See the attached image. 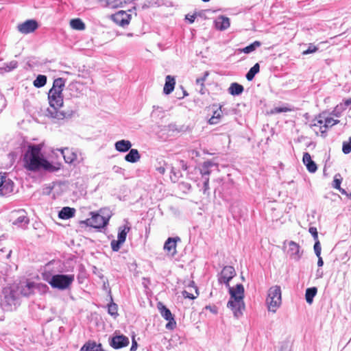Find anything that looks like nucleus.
<instances>
[{
	"label": "nucleus",
	"mask_w": 351,
	"mask_h": 351,
	"mask_svg": "<svg viewBox=\"0 0 351 351\" xmlns=\"http://www.w3.org/2000/svg\"><path fill=\"white\" fill-rule=\"evenodd\" d=\"M43 145L41 144L29 145L23 155V162L24 167L31 171H38L40 169L49 172H56L60 169L59 167L50 163L45 158L41 153Z\"/></svg>",
	"instance_id": "obj_1"
},
{
	"label": "nucleus",
	"mask_w": 351,
	"mask_h": 351,
	"mask_svg": "<svg viewBox=\"0 0 351 351\" xmlns=\"http://www.w3.org/2000/svg\"><path fill=\"white\" fill-rule=\"evenodd\" d=\"M230 295V299L228 302V307L233 312L234 316L239 318L243 314L245 309L244 287L241 284H238L235 287H228Z\"/></svg>",
	"instance_id": "obj_2"
},
{
	"label": "nucleus",
	"mask_w": 351,
	"mask_h": 351,
	"mask_svg": "<svg viewBox=\"0 0 351 351\" xmlns=\"http://www.w3.org/2000/svg\"><path fill=\"white\" fill-rule=\"evenodd\" d=\"M0 304L2 308L6 311H13L20 304L19 293L15 285L3 289Z\"/></svg>",
	"instance_id": "obj_3"
},
{
	"label": "nucleus",
	"mask_w": 351,
	"mask_h": 351,
	"mask_svg": "<svg viewBox=\"0 0 351 351\" xmlns=\"http://www.w3.org/2000/svg\"><path fill=\"white\" fill-rule=\"evenodd\" d=\"M43 279L47 281L53 288L64 290L69 287L74 280L73 275L56 274L50 276L48 274H43Z\"/></svg>",
	"instance_id": "obj_4"
},
{
	"label": "nucleus",
	"mask_w": 351,
	"mask_h": 351,
	"mask_svg": "<svg viewBox=\"0 0 351 351\" xmlns=\"http://www.w3.org/2000/svg\"><path fill=\"white\" fill-rule=\"evenodd\" d=\"M282 303V293L280 286L275 285L268 290L266 304L268 311L275 313Z\"/></svg>",
	"instance_id": "obj_5"
},
{
	"label": "nucleus",
	"mask_w": 351,
	"mask_h": 351,
	"mask_svg": "<svg viewBox=\"0 0 351 351\" xmlns=\"http://www.w3.org/2000/svg\"><path fill=\"white\" fill-rule=\"evenodd\" d=\"M48 100L50 108H48L47 110V116L58 120H62L69 116V114L60 110V108L63 106V97H55L49 98Z\"/></svg>",
	"instance_id": "obj_6"
},
{
	"label": "nucleus",
	"mask_w": 351,
	"mask_h": 351,
	"mask_svg": "<svg viewBox=\"0 0 351 351\" xmlns=\"http://www.w3.org/2000/svg\"><path fill=\"white\" fill-rule=\"evenodd\" d=\"M92 217L84 221H81L80 224L82 227L90 226L94 228H101L106 226L108 223V218H106L99 214L90 213Z\"/></svg>",
	"instance_id": "obj_7"
},
{
	"label": "nucleus",
	"mask_w": 351,
	"mask_h": 351,
	"mask_svg": "<svg viewBox=\"0 0 351 351\" xmlns=\"http://www.w3.org/2000/svg\"><path fill=\"white\" fill-rule=\"evenodd\" d=\"M130 228L128 223L119 228L117 240H112L110 243L112 250L114 252H118L119 250L121 245L125 241L127 234L130 230Z\"/></svg>",
	"instance_id": "obj_8"
},
{
	"label": "nucleus",
	"mask_w": 351,
	"mask_h": 351,
	"mask_svg": "<svg viewBox=\"0 0 351 351\" xmlns=\"http://www.w3.org/2000/svg\"><path fill=\"white\" fill-rule=\"evenodd\" d=\"M338 122L339 121L335 120L331 117H327L324 120H323L321 119L320 117L319 119L317 121V123H315L314 124L311 125V127L313 128L316 133H317L316 128H319V130L321 132L322 136L324 137L327 129L329 127H332V125L337 124Z\"/></svg>",
	"instance_id": "obj_9"
},
{
	"label": "nucleus",
	"mask_w": 351,
	"mask_h": 351,
	"mask_svg": "<svg viewBox=\"0 0 351 351\" xmlns=\"http://www.w3.org/2000/svg\"><path fill=\"white\" fill-rule=\"evenodd\" d=\"M158 309L160 313L161 316L168 321L165 327L168 330H173L176 326V322L169 308L164 306L161 302L158 303Z\"/></svg>",
	"instance_id": "obj_10"
},
{
	"label": "nucleus",
	"mask_w": 351,
	"mask_h": 351,
	"mask_svg": "<svg viewBox=\"0 0 351 351\" xmlns=\"http://www.w3.org/2000/svg\"><path fill=\"white\" fill-rule=\"evenodd\" d=\"M235 274L236 272L233 267L225 266L218 276V281L220 284H225L226 287H229V282Z\"/></svg>",
	"instance_id": "obj_11"
},
{
	"label": "nucleus",
	"mask_w": 351,
	"mask_h": 351,
	"mask_svg": "<svg viewBox=\"0 0 351 351\" xmlns=\"http://www.w3.org/2000/svg\"><path fill=\"white\" fill-rule=\"evenodd\" d=\"M17 287V291L19 295H21L25 297H29L34 294L36 288V283L28 280L21 282L18 285H15Z\"/></svg>",
	"instance_id": "obj_12"
},
{
	"label": "nucleus",
	"mask_w": 351,
	"mask_h": 351,
	"mask_svg": "<svg viewBox=\"0 0 351 351\" xmlns=\"http://www.w3.org/2000/svg\"><path fill=\"white\" fill-rule=\"evenodd\" d=\"M12 217L13 225L23 228H25L29 221L24 210L13 212Z\"/></svg>",
	"instance_id": "obj_13"
},
{
	"label": "nucleus",
	"mask_w": 351,
	"mask_h": 351,
	"mask_svg": "<svg viewBox=\"0 0 351 351\" xmlns=\"http://www.w3.org/2000/svg\"><path fill=\"white\" fill-rule=\"evenodd\" d=\"M64 84H65V80L63 78L59 77V78L56 79L53 81L52 88L49 91L48 99L55 97H63L62 90H63Z\"/></svg>",
	"instance_id": "obj_14"
},
{
	"label": "nucleus",
	"mask_w": 351,
	"mask_h": 351,
	"mask_svg": "<svg viewBox=\"0 0 351 351\" xmlns=\"http://www.w3.org/2000/svg\"><path fill=\"white\" fill-rule=\"evenodd\" d=\"M13 190V182L10 179H7L5 173H0V195H8L12 193Z\"/></svg>",
	"instance_id": "obj_15"
},
{
	"label": "nucleus",
	"mask_w": 351,
	"mask_h": 351,
	"mask_svg": "<svg viewBox=\"0 0 351 351\" xmlns=\"http://www.w3.org/2000/svg\"><path fill=\"white\" fill-rule=\"evenodd\" d=\"M109 345L114 349H119L129 345L128 337L123 335H115L109 338Z\"/></svg>",
	"instance_id": "obj_16"
},
{
	"label": "nucleus",
	"mask_w": 351,
	"mask_h": 351,
	"mask_svg": "<svg viewBox=\"0 0 351 351\" xmlns=\"http://www.w3.org/2000/svg\"><path fill=\"white\" fill-rule=\"evenodd\" d=\"M287 254L289 256L290 258L295 261H298L303 254V251L300 250L299 244L293 241H290L288 242Z\"/></svg>",
	"instance_id": "obj_17"
},
{
	"label": "nucleus",
	"mask_w": 351,
	"mask_h": 351,
	"mask_svg": "<svg viewBox=\"0 0 351 351\" xmlns=\"http://www.w3.org/2000/svg\"><path fill=\"white\" fill-rule=\"evenodd\" d=\"M57 150L60 152L65 162L73 164L77 160V152L73 148L64 147Z\"/></svg>",
	"instance_id": "obj_18"
},
{
	"label": "nucleus",
	"mask_w": 351,
	"mask_h": 351,
	"mask_svg": "<svg viewBox=\"0 0 351 351\" xmlns=\"http://www.w3.org/2000/svg\"><path fill=\"white\" fill-rule=\"evenodd\" d=\"M38 28V23L33 19L27 20L17 25V29L23 34H30Z\"/></svg>",
	"instance_id": "obj_19"
},
{
	"label": "nucleus",
	"mask_w": 351,
	"mask_h": 351,
	"mask_svg": "<svg viewBox=\"0 0 351 351\" xmlns=\"http://www.w3.org/2000/svg\"><path fill=\"white\" fill-rule=\"evenodd\" d=\"M112 19L117 25L125 27L130 23L131 15L127 14L125 11L120 10L112 16Z\"/></svg>",
	"instance_id": "obj_20"
},
{
	"label": "nucleus",
	"mask_w": 351,
	"mask_h": 351,
	"mask_svg": "<svg viewBox=\"0 0 351 351\" xmlns=\"http://www.w3.org/2000/svg\"><path fill=\"white\" fill-rule=\"evenodd\" d=\"M178 241H180L179 237H169L165 243L164 250L172 256L176 254V242Z\"/></svg>",
	"instance_id": "obj_21"
},
{
	"label": "nucleus",
	"mask_w": 351,
	"mask_h": 351,
	"mask_svg": "<svg viewBox=\"0 0 351 351\" xmlns=\"http://www.w3.org/2000/svg\"><path fill=\"white\" fill-rule=\"evenodd\" d=\"M230 25L229 18L225 16H219L215 21V26L217 29L223 31L227 29Z\"/></svg>",
	"instance_id": "obj_22"
},
{
	"label": "nucleus",
	"mask_w": 351,
	"mask_h": 351,
	"mask_svg": "<svg viewBox=\"0 0 351 351\" xmlns=\"http://www.w3.org/2000/svg\"><path fill=\"white\" fill-rule=\"evenodd\" d=\"M302 160L309 172L315 173L317 171V165L315 162L312 160L311 156L308 152L304 153Z\"/></svg>",
	"instance_id": "obj_23"
},
{
	"label": "nucleus",
	"mask_w": 351,
	"mask_h": 351,
	"mask_svg": "<svg viewBox=\"0 0 351 351\" xmlns=\"http://www.w3.org/2000/svg\"><path fill=\"white\" fill-rule=\"evenodd\" d=\"M176 80L171 75H167L165 77V84L163 88V93L165 95H169L174 89Z\"/></svg>",
	"instance_id": "obj_24"
},
{
	"label": "nucleus",
	"mask_w": 351,
	"mask_h": 351,
	"mask_svg": "<svg viewBox=\"0 0 351 351\" xmlns=\"http://www.w3.org/2000/svg\"><path fill=\"white\" fill-rule=\"evenodd\" d=\"M114 147L116 150L119 152H126L130 149L132 143L128 140H121L115 143Z\"/></svg>",
	"instance_id": "obj_25"
},
{
	"label": "nucleus",
	"mask_w": 351,
	"mask_h": 351,
	"mask_svg": "<svg viewBox=\"0 0 351 351\" xmlns=\"http://www.w3.org/2000/svg\"><path fill=\"white\" fill-rule=\"evenodd\" d=\"M213 167H217V164L210 160L205 161L202 164V168L200 169V173L204 178H205L206 177H208V176L210 174V169L212 168Z\"/></svg>",
	"instance_id": "obj_26"
},
{
	"label": "nucleus",
	"mask_w": 351,
	"mask_h": 351,
	"mask_svg": "<svg viewBox=\"0 0 351 351\" xmlns=\"http://www.w3.org/2000/svg\"><path fill=\"white\" fill-rule=\"evenodd\" d=\"M75 209L70 207H64L58 213V217L62 219H68L74 216Z\"/></svg>",
	"instance_id": "obj_27"
},
{
	"label": "nucleus",
	"mask_w": 351,
	"mask_h": 351,
	"mask_svg": "<svg viewBox=\"0 0 351 351\" xmlns=\"http://www.w3.org/2000/svg\"><path fill=\"white\" fill-rule=\"evenodd\" d=\"M18 66V62L16 60H12L9 62L3 63L1 66H0V73L3 74L5 73H8Z\"/></svg>",
	"instance_id": "obj_28"
},
{
	"label": "nucleus",
	"mask_w": 351,
	"mask_h": 351,
	"mask_svg": "<svg viewBox=\"0 0 351 351\" xmlns=\"http://www.w3.org/2000/svg\"><path fill=\"white\" fill-rule=\"evenodd\" d=\"M141 158L138 151L136 149H131L128 154L125 156L127 162L134 163L139 160Z\"/></svg>",
	"instance_id": "obj_29"
},
{
	"label": "nucleus",
	"mask_w": 351,
	"mask_h": 351,
	"mask_svg": "<svg viewBox=\"0 0 351 351\" xmlns=\"http://www.w3.org/2000/svg\"><path fill=\"white\" fill-rule=\"evenodd\" d=\"M243 90L244 88L242 85L234 82L230 84L228 88V92L232 95H239L243 93Z\"/></svg>",
	"instance_id": "obj_30"
},
{
	"label": "nucleus",
	"mask_w": 351,
	"mask_h": 351,
	"mask_svg": "<svg viewBox=\"0 0 351 351\" xmlns=\"http://www.w3.org/2000/svg\"><path fill=\"white\" fill-rule=\"evenodd\" d=\"M70 25L72 29L76 30H84L86 28L84 23L80 19H71Z\"/></svg>",
	"instance_id": "obj_31"
},
{
	"label": "nucleus",
	"mask_w": 351,
	"mask_h": 351,
	"mask_svg": "<svg viewBox=\"0 0 351 351\" xmlns=\"http://www.w3.org/2000/svg\"><path fill=\"white\" fill-rule=\"evenodd\" d=\"M317 289L316 287H311L306 289L305 293V298L307 303L311 304L313 302V298L317 294Z\"/></svg>",
	"instance_id": "obj_32"
},
{
	"label": "nucleus",
	"mask_w": 351,
	"mask_h": 351,
	"mask_svg": "<svg viewBox=\"0 0 351 351\" xmlns=\"http://www.w3.org/2000/svg\"><path fill=\"white\" fill-rule=\"evenodd\" d=\"M101 2H104V5L111 8H122V0H99Z\"/></svg>",
	"instance_id": "obj_33"
},
{
	"label": "nucleus",
	"mask_w": 351,
	"mask_h": 351,
	"mask_svg": "<svg viewBox=\"0 0 351 351\" xmlns=\"http://www.w3.org/2000/svg\"><path fill=\"white\" fill-rule=\"evenodd\" d=\"M260 66L258 63H256L247 73L245 77L248 81H251L254 79L256 74L259 72Z\"/></svg>",
	"instance_id": "obj_34"
},
{
	"label": "nucleus",
	"mask_w": 351,
	"mask_h": 351,
	"mask_svg": "<svg viewBox=\"0 0 351 351\" xmlns=\"http://www.w3.org/2000/svg\"><path fill=\"white\" fill-rule=\"evenodd\" d=\"M261 45V42L254 41L253 43L250 44V45L241 49V51L244 53H250L255 51L256 49L259 47Z\"/></svg>",
	"instance_id": "obj_35"
},
{
	"label": "nucleus",
	"mask_w": 351,
	"mask_h": 351,
	"mask_svg": "<svg viewBox=\"0 0 351 351\" xmlns=\"http://www.w3.org/2000/svg\"><path fill=\"white\" fill-rule=\"evenodd\" d=\"M47 83V77L44 75H38L34 81V86L36 88H41Z\"/></svg>",
	"instance_id": "obj_36"
},
{
	"label": "nucleus",
	"mask_w": 351,
	"mask_h": 351,
	"mask_svg": "<svg viewBox=\"0 0 351 351\" xmlns=\"http://www.w3.org/2000/svg\"><path fill=\"white\" fill-rule=\"evenodd\" d=\"M101 344H97L95 342L87 343L84 344V348H86V351H101Z\"/></svg>",
	"instance_id": "obj_37"
},
{
	"label": "nucleus",
	"mask_w": 351,
	"mask_h": 351,
	"mask_svg": "<svg viewBox=\"0 0 351 351\" xmlns=\"http://www.w3.org/2000/svg\"><path fill=\"white\" fill-rule=\"evenodd\" d=\"M189 289H191V288H193L194 290H195V295H194L193 293H189L188 291L186 290H184L182 292V295L184 298H189V299H195L197 295H198V290L197 289V287H194V286H189L188 287Z\"/></svg>",
	"instance_id": "obj_38"
},
{
	"label": "nucleus",
	"mask_w": 351,
	"mask_h": 351,
	"mask_svg": "<svg viewBox=\"0 0 351 351\" xmlns=\"http://www.w3.org/2000/svg\"><path fill=\"white\" fill-rule=\"evenodd\" d=\"M342 151L346 154L351 152V137L349 138L348 141H344L343 143Z\"/></svg>",
	"instance_id": "obj_39"
},
{
	"label": "nucleus",
	"mask_w": 351,
	"mask_h": 351,
	"mask_svg": "<svg viewBox=\"0 0 351 351\" xmlns=\"http://www.w3.org/2000/svg\"><path fill=\"white\" fill-rule=\"evenodd\" d=\"M117 309H118V307L115 303H110L108 305V313L112 316H116L118 315Z\"/></svg>",
	"instance_id": "obj_40"
},
{
	"label": "nucleus",
	"mask_w": 351,
	"mask_h": 351,
	"mask_svg": "<svg viewBox=\"0 0 351 351\" xmlns=\"http://www.w3.org/2000/svg\"><path fill=\"white\" fill-rule=\"evenodd\" d=\"M318 48L313 44L311 43L308 45V49L302 52V55H308L310 53H315L317 51Z\"/></svg>",
	"instance_id": "obj_41"
},
{
	"label": "nucleus",
	"mask_w": 351,
	"mask_h": 351,
	"mask_svg": "<svg viewBox=\"0 0 351 351\" xmlns=\"http://www.w3.org/2000/svg\"><path fill=\"white\" fill-rule=\"evenodd\" d=\"M35 289H38L39 291H40V292L44 293H46L48 291L49 287L45 284L36 283V288H35Z\"/></svg>",
	"instance_id": "obj_42"
},
{
	"label": "nucleus",
	"mask_w": 351,
	"mask_h": 351,
	"mask_svg": "<svg viewBox=\"0 0 351 351\" xmlns=\"http://www.w3.org/2000/svg\"><path fill=\"white\" fill-rule=\"evenodd\" d=\"M208 76V72L206 71L204 73V75L202 77L197 78L196 84L197 85H199L202 88L204 86V82Z\"/></svg>",
	"instance_id": "obj_43"
},
{
	"label": "nucleus",
	"mask_w": 351,
	"mask_h": 351,
	"mask_svg": "<svg viewBox=\"0 0 351 351\" xmlns=\"http://www.w3.org/2000/svg\"><path fill=\"white\" fill-rule=\"evenodd\" d=\"M321 244L319 241H315V245H314V252L317 256H321Z\"/></svg>",
	"instance_id": "obj_44"
},
{
	"label": "nucleus",
	"mask_w": 351,
	"mask_h": 351,
	"mask_svg": "<svg viewBox=\"0 0 351 351\" xmlns=\"http://www.w3.org/2000/svg\"><path fill=\"white\" fill-rule=\"evenodd\" d=\"M308 232L311 234L315 241H318V233L315 227H310Z\"/></svg>",
	"instance_id": "obj_45"
},
{
	"label": "nucleus",
	"mask_w": 351,
	"mask_h": 351,
	"mask_svg": "<svg viewBox=\"0 0 351 351\" xmlns=\"http://www.w3.org/2000/svg\"><path fill=\"white\" fill-rule=\"evenodd\" d=\"M204 179V186H203V193L204 194L207 193L208 189H209V178L208 177H206Z\"/></svg>",
	"instance_id": "obj_46"
},
{
	"label": "nucleus",
	"mask_w": 351,
	"mask_h": 351,
	"mask_svg": "<svg viewBox=\"0 0 351 351\" xmlns=\"http://www.w3.org/2000/svg\"><path fill=\"white\" fill-rule=\"evenodd\" d=\"M222 116L221 106H219L217 110H214L213 115L215 118H217L220 120Z\"/></svg>",
	"instance_id": "obj_47"
},
{
	"label": "nucleus",
	"mask_w": 351,
	"mask_h": 351,
	"mask_svg": "<svg viewBox=\"0 0 351 351\" xmlns=\"http://www.w3.org/2000/svg\"><path fill=\"white\" fill-rule=\"evenodd\" d=\"M274 111L277 113L280 112H286L291 111V109L287 107H280V108H276L274 109Z\"/></svg>",
	"instance_id": "obj_48"
},
{
	"label": "nucleus",
	"mask_w": 351,
	"mask_h": 351,
	"mask_svg": "<svg viewBox=\"0 0 351 351\" xmlns=\"http://www.w3.org/2000/svg\"><path fill=\"white\" fill-rule=\"evenodd\" d=\"M138 348V343L135 340L134 336L132 337V346L130 348V351H136Z\"/></svg>",
	"instance_id": "obj_49"
},
{
	"label": "nucleus",
	"mask_w": 351,
	"mask_h": 351,
	"mask_svg": "<svg viewBox=\"0 0 351 351\" xmlns=\"http://www.w3.org/2000/svg\"><path fill=\"white\" fill-rule=\"evenodd\" d=\"M340 184H341V180L339 179L335 178V179L333 180V187L338 189L341 187Z\"/></svg>",
	"instance_id": "obj_50"
},
{
	"label": "nucleus",
	"mask_w": 351,
	"mask_h": 351,
	"mask_svg": "<svg viewBox=\"0 0 351 351\" xmlns=\"http://www.w3.org/2000/svg\"><path fill=\"white\" fill-rule=\"evenodd\" d=\"M219 121V119H218L217 118H215L214 117L212 116V117L208 120V123L211 125H215L217 123H218Z\"/></svg>",
	"instance_id": "obj_51"
},
{
	"label": "nucleus",
	"mask_w": 351,
	"mask_h": 351,
	"mask_svg": "<svg viewBox=\"0 0 351 351\" xmlns=\"http://www.w3.org/2000/svg\"><path fill=\"white\" fill-rule=\"evenodd\" d=\"M195 15L187 14L186 16V19L188 20L190 23H193L194 22V21H195Z\"/></svg>",
	"instance_id": "obj_52"
},
{
	"label": "nucleus",
	"mask_w": 351,
	"mask_h": 351,
	"mask_svg": "<svg viewBox=\"0 0 351 351\" xmlns=\"http://www.w3.org/2000/svg\"><path fill=\"white\" fill-rule=\"evenodd\" d=\"M156 170L160 173L164 174L166 170V168L163 166H160L156 168Z\"/></svg>",
	"instance_id": "obj_53"
},
{
	"label": "nucleus",
	"mask_w": 351,
	"mask_h": 351,
	"mask_svg": "<svg viewBox=\"0 0 351 351\" xmlns=\"http://www.w3.org/2000/svg\"><path fill=\"white\" fill-rule=\"evenodd\" d=\"M280 351H290L288 343H285L281 346Z\"/></svg>",
	"instance_id": "obj_54"
},
{
	"label": "nucleus",
	"mask_w": 351,
	"mask_h": 351,
	"mask_svg": "<svg viewBox=\"0 0 351 351\" xmlns=\"http://www.w3.org/2000/svg\"><path fill=\"white\" fill-rule=\"evenodd\" d=\"M317 258H318V261H317L318 267H322L324 265V261L322 260V258L321 257V256H317Z\"/></svg>",
	"instance_id": "obj_55"
},
{
	"label": "nucleus",
	"mask_w": 351,
	"mask_h": 351,
	"mask_svg": "<svg viewBox=\"0 0 351 351\" xmlns=\"http://www.w3.org/2000/svg\"><path fill=\"white\" fill-rule=\"evenodd\" d=\"M322 274H323L322 271H320L319 269H318L316 272V276L317 278H322Z\"/></svg>",
	"instance_id": "obj_56"
},
{
	"label": "nucleus",
	"mask_w": 351,
	"mask_h": 351,
	"mask_svg": "<svg viewBox=\"0 0 351 351\" xmlns=\"http://www.w3.org/2000/svg\"><path fill=\"white\" fill-rule=\"evenodd\" d=\"M338 190L342 193V194H344V195H346L347 196H348V193L346 191L345 189H341V187L339 189H338Z\"/></svg>",
	"instance_id": "obj_57"
},
{
	"label": "nucleus",
	"mask_w": 351,
	"mask_h": 351,
	"mask_svg": "<svg viewBox=\"0 0 351 351\" xmlns=\"http://www.w3.org/2000/svg\"><path fill=\"white\" fill-rule=\"evenodd\" d=\"M351 103V99H348L346 101V106H348L350 105Z\"/></svg>",
	"instance_id": "obj_58"
},
{
	"label": "nucleus",
	"mask_w": 351,
	"mask_h": 351,
	"mask_svg": "<svg viewBox=\"0 0 351 351\" xmlns=\"http://www.w3.org/2000/svg\"><path fill=\"white\" fill-rule=\"evenodd\" d=\"M80 351H86V348H84V346L81 348Z\"/></svg>",
	"instance_id": "obj_59"
},
{
	"label": "nucleus",
	"mask_w": 351,
	"mask_h": 351,
	"mask_svg": "<svg viewBox=\"0 0 351 351\" xmlns=\"http://www.w3.org/2000/svg\"><path fill=\"white\" fill-rule=\"evenodd\" d=\"M142 8H143V9H145V8H148V5H147L144 4V5H143V7H142Z\"/></svg>",
	"instance_id": "obj_60"
},
{
	"label": "nucleus",
	"mask_w": 351,
	"mask_h": 351,
	"mask_svg": "<svg viewBox=\"0 0 351 351\" xmlns=\"http://www.w3.org/2000/svg\"><path fill=\"white\" fill-rule=\"evenodd\" d=\"M11 252H12V251L10 250V251L9 252V253H8V256H7V257H8V258H9V257H10Z\"/></svg>",
	"instance_id": "obj_61"
},
{
	"label": "nucleus",
	"mask_w": 351,
	"mask_h": 351,
	"mask_svg": "<svg viewBox=\"0 0 351 351\" xmlns=\"http://www.w3.org/2000/svg\"><path fill=\"white\" fill-rule=\"evenodd\" d=\"M203 2H208L210 0H202Z\"/></svg>",
	"instance_id": "obj_62"
},
{
	"label": "nucleus",
	"mask_w": 351,
	"mask_h": 351,
	"mask_svg": "<svg viewBox=\"0 0 351 351\" xmlns=\"http://www.w3.org/2000/svg\"><path fill=\"white\" fill-rule=\"evenodd\" d=\"M322 130H324V125H322Z\"/></svg>",
	"instance_id": "obj_63"
},
{
	"label": "nucleus",
	"mask_w": 351,
	"mask_h": 351,
	"mask_svg": "<svg viewBox=\"0 0 351 351\" xmlns=\"http://www.w3.org/2000/svg\"><path fill=\"white\" fill-rule=\"evenodd\" d=\"M184 95H187L188 94L184 91Z\"/></svg>",
	"instance_id": "obj_64"
}]
</instances>
